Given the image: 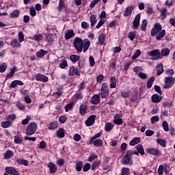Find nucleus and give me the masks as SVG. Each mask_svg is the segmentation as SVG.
Returning <instances> with one entry per match:
<instances>
[{
	"label": "nucleus",
	"instance_id": "nucleus-1",
	"mask_svg": "<svg viewBox=\"0 0 175 175\" xmlns=\"http://www.w3.org/2000/svg\"><path fill=\"white\" fill-rule=\"evenodd\" d=\"M73 46L77 53H81V51L87 53L88 49H90V46H91V42L88 39H85V40L83 41V39L77 37L74 40Z\"/></svg>",
	"mask_w": 175,
	"mask_h": 175
},
{
	"label": "nucleus",
	"instance_id": "nucleus-2",
	"mask_svg": "<svg viewBox=\"0 0 175 175\" xmlns=\"http://www.w3.org/2000/svg\"><path fill=\"white\" fill-rule=\"evenodd\" d=\"M150 35L153 37L156 36L157 40H161L166 35V30H162L161 23H155L150 31Z\"/></svg>",
	"mask_w": 175,
	"mask_h": 175
},
{
	"label": "nucleus",
	"instance_id": "nucleus-3",
	"mask_svg": "<svg viewBox=\"0 0 175 175\" xmlns=\"http://www.w3.org/2000/svg\"><path fill=\"white\" fill-rule=\"evenodd\" d=\"M38 131V124L35 122H30L26 129L25 135L32 136Z\"/></svg>",
	"mask_w": 175,
	"mask_h": 175
},
{
	"label": "nucleus",
	"instance_id": "nucleus-4",
	"mask_svg": "<svg viewBox=\"0 0 175 175\" xmlns=\"http://www.w3.org/2000/svg\"><path fill=\"white\" fill-rule=\"evenodd\" d=\"M100 95L103 99H107V98H109V85H107V83H103L101 86Z\"/></svg>",
	"mask_w": 175,
	"mask_h": 175
},
{
	"label": "nucleus",
	"instance_id": "nucleus-5",
	"mask_svg": "<svg viewBox=\"0 0 175 175\" xmlns=\"http://www.w3.org/2000/svg\"><path fill=\"white\" fill-rule=\"evenodd\" d=\"M148 55L152 57V61H158V59H161V52L158 49L148 52Z\"/></svg>",
	"mask_w": 175,
	"mask_h": 175
},
{
	"label": "nucleus",
	"instance_id": "nucleus-6",
	"mask_svg": "<svg viewBox=\"0 0 175 175\" xmlns=\"http://www.w3.org/2000/svg\"><path fill=\"white\" fill-rule=\"evenodd\" d=\"M164 83L163 88H170L175 83V78L173 77H165Z\"/></svg>",
	"mask_w": 175,
	"mask_h": 175
},
{
	"label": "nucleus",
	"instance_id": "nucleus-7",
	"mask_svg": "<svg viewBox=\"0 0 175 175\" xmlns=\"http://www.w3.org/2000/svg\"><path fill=\"white\" fill-rule=\"evenodd\" d=\"M132 155H133V151L128 150L126 153V155L122 159V162L123 165H128L129 162H131V159L132 158Z\"/></svg>",
	"mask_w": 175,
	"mask_h": 175
},
{
	"label": "nucleus",
	"instance_id": "nucleus-8",
	"mask_svg": "<svg viewBox=\"0 0 175 175\" xmlns=\"http://www.w3.org/2000/svg\"><path fill=\"white\" fill-rule=\"evenodd\" d=\"M146 152L148 154H150V155H154L155 157H161L162 154L161 150L154 148H150L147 149Z\"/></svg>",
	"mask_w": 175,
	"mask_h": 175
},
{
	"label": "nucleus",
	"instance_id": "nucleus-9",
	"mask_svg": "<svg viewBox=\"0 0 175 175\" xmlns=\"http://www.w3.org/2000/svg\"><path fill=\"white\" fill-rule=\"evenodd\" d=\"M36 81H40L41 83H47L49 81V77L42 75L41 73H38L36 75Z\"/></svg>",
	"mask_w": 175,
	"mask_h": 175
},
{
	"label": "nucleus",
	"instance_id": "nucleus-10",
	"mask_svg": "<svg viewBox=\"0 0 175 175\" xmlns=\"http://www.w3.org/2000/svg\"><path fill=\"white\" fill-rule=\"evenodd\" d=\"M68 76H80V72L75 66H72L69 68Z\"/></svg>",
	"mask_w": 175,
	"mask_h": 175
},
{
	"label": "nucleus",
	"instance_id": "nucleus-11",
	"mask_svg": "<svg viewBox=\"0 0 175 175\" xmlns=\"http://www.w3.org/2000/svg\"><path fill=\"white\" fill-rule=\"evenodd\" d=\"M96 119V116L91 115L87 120L85 122L86 126H92L93 124H95V120Z\"/></svg>",
	"mask_w": 175,
	"mask_h": 175
},
{
	"label": "nucleus",
	"instance_id": "nucleus-12",
	"mask_svg": "<svg viewBox=\"0 0 175 175\" xmlns=\"http://www.w3.org/2000/svg\"><path fill=\"white\" fill-rule=\"evenodd\" d=\"M141 17H142V15H140V14H137L136 15V16L135 17L133 23V28L135 29H138L139 26L140 25Z\"/></svg>",
	"mask_w": 175,
	"mask_h": 175
},
{
	"label": "nucleus",
	"instance_id": "nucleus-13",
	"mask_svg": "<svg viewBox=\"0 0 175 175\" xmlns=\"http://www.w3.org/2000/svg\"><path fill=\"white\" fill-rule=\"evenodd\" d=\"M75 31H73V29H68L65 32L64 38H65L66 40H69V39H72V38H73V36H75Z\"/></svg>",
	"mask_w": 175,
	"mask_h": 175
},
{
	"label": "nucleus",
	"instance_id": "nucleus-14",
	"mask_svg": "<svg viewBox=\"0 0 175 175\" xmlns=\"http://www.w3.org/2000/svg\"><path fill=\"white\" fill-rule=\"evenodd\" d=\"M10 46L12 47V49H20V47H21V44L20 43V41L17 40V38H14L11 40Z\"/></svg>",
	"mask_w": 175,
	"mask_h": 175
},
{
	"label": "nucleus",
	"instance_id": "nucleus-15",
	"mask_svg": "<svg viewBox=\"0 0 175 175\" xmlns=\"http://www.w3.org/2000/svg\"><path fill=\"white\" fill-rule=\"evenodd\" d=\"M5 172H7L8 174L20 175V173H18V171H17L16 169L13 167H7L5 168Z\"/></svg>",
	"mask_w": 175,
	"mask_h": 175
},
{
	"label": "nucleus",
	"instance_id": "nucleus-16",
	"mask_svg": "<svg viewBox=\"0 0 175 175\" xmlns=\"http://www.w3.org/2000/svg\"><path fill=\"white\" fill-rule=\"evenodd\" d=\"M99 102H100V96H99V94H94L91 98L92 105H98Z\"/></svg>",
	"mask_w": 175,
	"mask_h": 175
},
{
	"label": "nucleus",
	"instance_id": "nucleus-17",
	"mask_svg": "<svg viewBox=\"0 0 175 175\" xmlns=\"http://www.w3.org/2000/svg\"><path fill=\"white\" fill-rule=\"evenodd\" d=\"M134 7L133 5L128 6L124 13V17H129L131 14H132V12H133Z\"/></svg>",
	"mask_w": 175,
	"mask_h": 175
},
{
	"label": "nucleus",
	"instance_id": "nucleus-18",
	"mask_svg": "<svg viewBox=\"0 0 175 175\" xmlns=\"http://www.w3.org/2000/svg\"><path fill=\"white\" fill-rule=\"evenodd\" d=\"M47 54H49V51L40 49L36 52V55H37L38 58H43Z\"/></svg>",
	"mask_w": 175,
	"mask_h": 175
},
{
	"label": "nucleus",
	"instance_id": "nucleus-19",
	"mask_svg": "<svg viewBox=\"0 0 175 175\" xmlns=\"http://www.w3.org/2000/svg\"><path fill=\"white\" fill-rule=\"evenodd\" d=\"M48 167L51 173H55V172H57V165L53 163L52 162L49 163Z\"/></svg>",
	"mask_w": 175,
	"mask_h": 175
},
{
	"label": "nucleus",
	"instance_id": "nucleus-20",
	"mask_svg": "<svg viewBox=\"0 0 175 175\" xmlns=\"http://www.w3.org/2000/svg\"><path fill=\"white\" fill-rule=\"evenodd\" d=\"M152 101L153 103H159L161 100H162V97L159 96V95L155 94H153L151 97Z\"/></svg>",
	"mask_w": 175,
	"mask_h": 175
},
{
	"label": "nucleus",
	"instance_id": "nucleus-21",
	"mask_svg": "<svg viewBox=\"0 0 175 175\" xmlns=\"http://www.w3.org/2000/svg\"><path fill=\"white\" fill-rule=\"evenodd\" d=\"M56 133L58 139H64L65 137V131L62 128L59 129Z\"/></svg>",
	"mask_w": 175,
	"mask_h": 175
},
{
	"label": "nucleus",
	"instance_id": "nucleus-22",
	"mask_svg": "<svg viewBox=\"0 0 175 175\" xmlns=\"http://www.w3.org/2000/svg\"><path fill=\"white\" fill-rule=\"evenodd\" d=\"M92 144L95 147H102L103 146V141L100 139H94L92 141Z\"/></svg>",
	"mask_w": 175,
	"mask_h": 175
},
{
	"label": "nucleus",
	"instance_id": "nucleus-23",
	"mask_svg": "<svg viewBox=\"0 0 175 175\" xmlns=\"http://www.w3.org/2000/svg\"><path fill=\"white\" fill-rule=\"evenodd\" d=\"M156 69L157 70V76H161V75H162L164 72L163 64H162L161 63L159 64L157 66Z\"/></svg>",
	"mask_w": 175,
	"mask_h": 175
},
{
	"label": "nucleus",
	"instance_id": "nucleus-24",
	"mask_svg": "<svg viewBox=\"0 0 175 175\" xmlns=\"http://www.w3.org/2000/svg\"><path fill=\"white\" fill-rule=\"evenodd\" d=\"M114 128V125L111 122H107L105 126V132H111L113 129Z\"/></svg>",
	"mask_w": 175,
	"mask_h": 175
},
{
	"label": "nucleus",
	"instance_id": "nucleus-25",
	"mask_svg": "<svg viewBox=\"0 0 175 175\" xmlns=\"http://www.w3.org/2000/svg\"><path fill=\"white\" fill-rule=\"evenodd\" d=\"M105 42H106V34H100L98 36V42L100 44H101V46H103V44H105Z\"/></svg>",
	"mask_w": 175,
	"mask_h": 175
},
{
	"label": "nucleus",
	"instance_id": "nucleus-26",
	"mask_svg": "<svg viewBox=\"0 0 175 175\" xmlns=\"http://www.w3.org/2000/svg\"><path fill=\"white\" fill-rule=\"evenodd\" d=\"M85 110H87V105L85 104H82L79 107V113L81 114V116H85Z\"/></svg>",
	"mask_w": 175,
	"mask_h": 175
},
{
	"label": "nucleus",
	"instance_id": "nucleus-27",
	"mask_svg": "<svg viewBox=\"0 0 175 175\" xmlns=\"http://www.w3.org/2000/svg\"><path fill=\"white\" fill-rule=\"evenodd\" d=\"M16 72H17V67H13L10 73L7 75L6 79H12V77L14 76V73H16Z\"/></svg>",
	"mask_w": 175,
	"mask_h": 175
},
{
	"label": "nucleus",
	"instance_id": "nucleus-28",
	"mask_svg": "<svg viewBox=\"0 0 175 175\" xmlns=\"http://www.w3.org/2000/svg\"><path fill=\"white\" fill-rule=\"evenodd\" d=\"M70 59L72 64H76L78 61H80V56L77 55H71L70 56Z\"/></svg>",
	"mask_w": 175,
	"mask_h": 175
},
{
	"label": "nucleus",
	"instance_id": "nucleus-29",
	"mask_svg": "<svg viewBox=\"0 0 175 175\" xmlns=\"http://www.w3.org/2000/svg\"><path fill=\"white\" fill-rule=\"evenodd\" d=\"M11 18H17V17L20 16V10H15L10 14Z\"/></svg>",
	"mask_w": 175,
	"mask_h": 175
},
{
	"label": "nucleus",
	"instance_id": "nucleus-30",
	"mask_svg": "<svg viewBox=\"0 0 175 175\" xmlns=\"http://www.w3.org/2000/svg\"><path fill=\"white\" fill-rule=\"evenodd\" d=\"M136 150L139 154L141 155H144V148H143V145L142 144H138L136 146Z\"/></svg>",
	"mask_w": 175,
	"mask_h": 175
},
{
	"label": "nucleus",
	"instance_id": "nucleus-31",
	"mask_svg": "<svg viewBox=\"0 0 175 175\" xmlns=\"http://www.w3.org/2000/svg\"><path fill=\"white\" fill-rule=\"evenodd\" d=\"M84 165V163H83L82 161H79L77 162L75 165V169L77 172H81V169H83V165Z\"/></svg>",
	"mask_w": 175,
	"mask_h": 175
},
{
	"label": "nucleus",
	"instance_id": "nucleus-32",
	"mask_svg": "<svg viewBox=\"0 0 175 175\" xmlns=\"http://www.w3.org/2000/svg\"><path fill=\"white\" fill-rule=\"evenodd\" d=\"M14 155V153L12 150H7L4 154V159H10Z\"/></svg>",
	"mask_w": 175,
	"mask_h": 175
},
{
	"label": "nucleus",
	"instance_id": "nucleus-33",
	"mask_svg": "<svg viewBox=\"0 0 175 175\" xmlns=\"http://www.w3.org/2000/svg\"><path fill=\"white\" fill-rule=\"evenodd\" d=\"M31 39L36 42H40L43 40V36L42 34H36L33 36Z\"/></svg>",
	"mask_w": 175,
	"mask_h": 175
},
{
	"label": "nucleus",
	"instance_id": "nucleus-34",
	"mask_svg": "<svg viewBox=\"0 0 175 175\" xmlns=\"http://www.w3.org/2000/svg\"><path fill=\"white\" fill-rule=\"evenodd\" d=\"M110 88H116L117 87V81L116 80V77H112L110 79Z\"/></svg>",
	"mask_w": 175,
	"mask_h": 175
},
{
	"label": "nucleus",
	"instance_id": "nucleus-35",
	"mask_svg": "<svg viewBox=\"0 0 175 175\" xmlns=\"http://www.w3.org/2000/svg\"><path fill=\"white\" fill-rule=\"evenodd\" d=\"M140 137H134L129 143L130 146H136L140 143Z\"/></svg>",
	"mask_w": 175,
	"mask_h": 175
},
{
	"label": "nucleus",
	"instance_id": "nucleus-36",
	"mask_svg": "<svg viewBox=\"0 0 175 175\" xmlns=\"http://www.w3.org/2000/svg\"><path fill=\"white\" fill-rule=\"evenodd\" d=\"M148 24V22L147 21V19H144L142 25H141V29L144 31L146 32V30L147 29V25Z\"/></svg>",
	"mask_w": 175,
	"mask_h": 175
},
{
	"label": "nucleus",
	"instance_id": "nucleus-37",
	"mask_svg": "<svg viewBox=\"0 0 175 175\" xmlns=\"http://www.w3.org/2000/svg\"><path fill=\"white\" fill-rule=\"evenodd\" d=\"M57 128H58V124H57V122H51L49 126V129L50 131H54L55 129H57Z\"/></svg>",
	"mask_w": 175,
	"mask_h": 175
},
{
	"label": "nucleus",
	"instance_id": "nucleus-38",
	"mask_svg": "<svg viewBox=\"0 0 175 175\" xmlns=\"http://www.w3.org/2000/svg\"><path fill=\"white\" fill-rule=\"evenodd\" d=\"M170 54V49L169 48H164L161 50V55L163 57H167Z\"/></svg>",
	"mask_w": 175,
	"mask_h": 175
},
{
	"label": "nucleus",
	"instance_id": "nucleus-39",
	"mask_svg": "<svg viewBox=\"0 0 175 175\" xmlns=\"http://www.w3.org/2000/svg\"><path fill=\"white\" fill-rule=\"evenodd\" d=\"M12 125H13V124L11 122H10L9 120L1 122L2 128H10V126H12Z\"/></svg>",
	"mask_w": 175,
	"mask_h": 175
},
{
	"label": "nucleus",
	"instance_id": "nucleus-40",
	"mask_svg": "<svg viewBox=\"0 0 175 175\" xmlns=\"http://www.w3.org/2000/svg\"><path fill=\"white\" fill-rule=\"evenodd\" d=\"M157 143L158 144H160V146H161V147H166V140L163 139H157Z\"/></svg>",
	"mask_w": 175,
	"mask_h": 175
},
{
	"label": "nucleus",
	"instance_id": "nucleus-41",
	"mask_svg": "<svg viewBox=\"0 0 175 175\" xmlns=\"http://www.w3.org/2000/svg\"><path fill=\"white\" fill-rule=\"evenodd\" d=\"M59 68L61 69H65L66 68H68V61H66V59H63L59 64Z\"/></svg>",
	"mask_w": 175,
	"mask_h": 175
},
{
	"label": "nucleus",
	"instance_id": "nucleus-42",
	"mask_svg": "<svg viewBox=\"0 0 175 175\" xmlns=\"http://www.w3.org/2000/svg\"><path fill=\"white\" fill-rule=\"evenodd\" d=\"M130 96L131 93H129V91L123 90L121 92V96H122V98H124V99H126V98H129Z\"/></svg>",
	"mask_w": 175,
	"mask_h": 175
},
{
	"label": "nucleus",
	"instance_id": "nucleus-43",
	"mask_svg": "<svg viewBox=\"0 0 175 175\" xmlns=\"http://www.w3.org/2000/svg\"><path fill=\"white\" fill-rule=\"evenodd\" d=\"M113 122H114V124L120 125V124H122V119L118 118V115H116L114 116Z\"/></svg>",
	"mask_w": 175,
	"mask_h": 175
},
{
	"label": "nucleus",
	"instance_id": "nucleus-44",
	"mask_svg": "<svg viewBox=\"0 0 175 175\" xmlns=\"http://www.w3.org/2000/svg\"><path fill=\"white\" fill-rule=\"evenodd\" d=\"M90 22H91V27H94L96 24V16L92 15L90 16Z\"/></svg>",
	"mask_w": 175,
	"mask_h": 175
},
{
	"label": "nucleus",
	"instance_id": "nucleus-45",
	"mask_svg": "<svg viewBox=\"0 0 175 175\" xmlns=\"http://www.w3.org/2000/svg\"><path fill=\"white\" fill-rule=\"evenodd\" d=\"M72 109H73V103H70L67 104L65 106L66 113H68V111H70V110H72Z\"/></svg>",
	"mask_w": 175,
	"mask_h": 175
},
{
	"label": "nucleus",
	"instance_id": "nucleus-46",
	"mask_svg": "<svg viewBox=\"0 0 175 175\" xmlns=\"http://www.w3.org/2000/svg\"><path fill=\"white\" fill-rule=\"evenodd\" d=\"M16 118V114H12V115H9L6 118V120L9 121L10 122H13V121H14Z\"/></svg>",
	"mask_w": 175,
	"mask_h": 175
},
{
	"label": "nucleus",
	"instance_id": "nucleus-47",
	"mask_svg": "<svg viewBox=\"0 0 175 175\" xmlns=\"http://www.w3.org/2000/svg\"><path fill=\"white\" fill-rule=\"evenodd\" d=\"M18 163H19V165H23L24 166H28V161L25 160V159H19L17 160Z\"/></svg>",
	"mask_w": 175,
	"mask_h": 175
},
{
	"label": "nucleus",
	"instance_id": "nucleus-48",
	"mask_svg": "<svg viewBox=\"0 0 175 175\" xmlns=\"http://www.w3.org/2000/svg\"><path fill=\"white\" fill-rule=\"evenodd\" d=\"M102 136V133H98L97 134L94 135L90 140V144H92V141L95 139H98V137H100Z\"/></svg>",
	"mask_w": 175,
	"mask_h": 175
},
{
	"label": "nucleus",
	"instance_id": "nucleus-49",
	"mask_svg": "<svg viewBox=\"0 0 175 175\" xmlns=\"http://www.w3.org/2000/svg\"><path fill=\"white\" fill-rule=\"evenodd\" d=\"M154 80H155V77H152L147 82L148 88H151L152 87V83H154Z\"/></svg>",
	"mask_w": 175,
	"mask_h": 175
},
{
	"label": "nucleus",
	"instance_id": "nucleus-50",
	"mask_svg": "<svg viewBox=\"0 0 175 175\" xmlns=\"http://www.w3.org/2000/svg\"><path fill=\"white\" fill-rule=\"evenodd\" d=\"M18 40L19 43H22V42H24L25 38H24V33H23V31H20L18 34Z\"/></svg>",
	"mask_w": 175,
	"mask_h": 175
},
{
	"label": "nucleus",
	"instance_id": "nucleus-51",
	"mask_svg": "<svg viewBox=\"0 0 175 175\" xmlns=\"http://www.w3.org/2000/svg\"><path fill=\"white\" fill-rule=\"evenodd\" d=\"M8 68V64L6 63H3L0 65V73H3L6 68Z\"/></svg>",
	"mask_w": 175,
	"mask_h": 175
},
{
	"label": "nucleus",
	"instance_id": "nucleus-52",
	"mask_svg": "<svg viewBox=\"0 0 175 175\" xmlns=\"http://www.w3.org/2000/svg\"><path fill=\"white\" fill-rule=\"evenodd\" d=\"M142 54V51L140 50H137L134 55L132 57V59H136L137 58H139L140 57V55Z\"/></svg>",
	"mask_w": 175,
	"mask_h": 175
},
{
	"label": "nucleus",
	"instance_id": "nucleus-53",
	"mask_svg": "<svg viewBox=\"0 0 175 175\" xmlns=\"http://www.w3.org/2000/svg\"><path fill=\"white\" fill-rule=\"evenodd\" d=\"M159 121V117L158 116H152L150 119L151 124H154Z\"/></svg>",
	"mask_w": 175,
	"mask_h": 175
},
{
	"label": "nucleus",
	"instance_id": "nucleus-54",
	"mask_svg": "<svg viewBox=\"0 0 175 175\" xmlns=\"http://www.w3.org/2000/svg\"><path fill=\"white\" fill-rule=\"evenodd\" d=\"M162 125L164 131L165 132H169V124H167V122L163 121Z\"/></svg>",
	"mask_w": 175,
	"mask_h": 175
},
{
	"label": "nucleus",
	"instance_id": "nucleus-55",
	"mask_svg": "<svg viewBox=\"0 0 175 175\" xmlns=\"http://www.w3.org/2000/svg\"><path fill=\"white\" fill-rule=\"evenodd\" d=\"M129 38L130 40H133L136 38V31H130L129 33Z\"/></svg>",
	"mask_w": 175,
	"mask_h": 175
},
{
	"label": "nucleus",
	"instance_id": "nucleus-56",
	"mask_svg": "<svg viewBox=\"0 0 175 175\" xmlns=\"http://www.w3.org/2000/svg\"><path fill=\"white\" fill-rule=\"evenodd\" d=\"M64 9H65V2L64 1H59V2L58 10H59V12H61V10H64Z\"/></svg>",
	"mask_w": 175,
	"mask_h": 175
},
{
	"label": "nucleus",
	"instance_id": "nucleus-57",
	"mask_svg": "<svg viewBox=\"0 0 175 175\" xmlns=\"http://www.w3.org/2000/svg\"><path fill=\"white\" fill-rule=\"evenodd\" d=\"M81 25L83 29H88L90 28V23L87 22H82Z\"/></svg>",
	"mask_w": 175,
	"mask_h": 175
},
{
	"label": "nucleus",
	"instance_id": "nucleus-58",
	"mask_svg": "<svg viewBox=\"0 0 175 175\" xmlns=\"http://www.w3.org/2000/svg\"><path fill=\"white\" fill-rule=\"evenodd\" d=\"M99 165H100V163L99 161H96L92 165V170H96V169H98L99 167Z\"/></svg>",
	"mask_w": 175,
	"mask_h": 175
},
{
	"label": "nucleus",
	"instance_id": "nucleus-59",
	"mask_svg": "<svg viewBox=\"0 0 175 175\" xmlns=\"http://www.w3.org/2000/svg\"><path fill=\"white\" fill-rule=\"evenodd\" d=\"M14 143H16V144H23V139L18 136H15Z\"/></svg>",
	"mask_w": 175,
	"mask_h": 175
},
{
	"label": "nucleus",
	"instance_id": "nucleus-60",
	"mask_svg": "<svg viewBox=\"0 0 175 175\" xmlns=\"http://www.w3.org/2000/svg\"><path fill=\"white\" fill-rule=\"evenodd\" d=\"M66 120H68L66 116H62L59 118V121L61 124H65V122H66Z\"/></svg>",
	"mask_w": 175,
	"mask_h": 175
},
{
	"label": "nucleus",
	"instance_id": "nucleus-61",
	"mask_svg": "<svg viewBox=\"0 0 175 175\" xmlns=\"http://www.w3.org/2000/svg\"><path fill=\"white\" fill-rule=\"evenodd\" d=\"M163 172H165V167H163V165H160L159 168H158V174H159V175H163Z\"/></svg>",
	"mask_w": 175,
	"mask_h": 175
},
{
	"label": "nucleus",
	"instance_id": "nucleus-62",
	"mask_svg": "<svg viewBox=\"0 0 175 175\" xmlns=\"http://www.w3.org/2000/svg\"><path fill=\"white\" fill-rule=\"evenodd\" d=\"M73 139L75 142H80L81 140V136L79 133H76L73 136Z\"/></svg>",
	"mask_w": 175,
	"mask_h": 175
},
{
	"label": "nucleus",
	"instance_id": "nucleus-63",
	"mask_svg": "<svg viewBox=\"0 0 175 175\" xmlns=\"http://www.w3.org/2000/svg\"><path fill=\"white\" fill-rule=\"evenodd\" d=\"M167 13V8H163L161 10V16L163 17V18H166V14Z\"/></svg>",
	"mask_w": 175,
	"mask_h": 175
},
{
	"label": "nucleus",
	"instance_id": "nucleus-64",
	"mask_svg": "<svg viewBox=\"0 0 175 175\" xmlns=\"http://www.w3.org/2000/svg\"><path fill=\"white\" fill-rule=\"evenodd\" d=\"M122 175H129V170L126 167L122 169Z\"/></svg>",
	"mask_w": 175,
	"mask_h": 175
}]
</instances>
